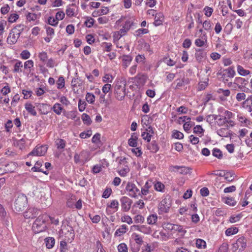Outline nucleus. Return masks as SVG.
Instances as JSON below:
<instances>
[{
    "label": "nucleus",
    "instance_id": "e433bc0d",
    "mask_svg": "<svg viewBox=\"0 0 252 252\" xmlns=\"http://www.w3.org/2000/svg\"><path fill=\"white\" fill-rule=\"evenodd\" d=\"M224 71L227 76L229 78H233L236 74L233 66L229 67L228 68L226 69Z\"/></svg>",
    "mask_w": 252,
    "mask_h": 252
},
{
    "label": "nucleus",
    "instance_id": "7ed1b4c3",
    "mask_svg": "<svg viewBox=\"0 0 252 252\" xmlns=\"http://www.w3.org/2000/svg\"><path fill=\"white\" fill-rule=\"evenodd\" d=\"M126 85L122 81H118L114 87L115 97L118 100H123L126 95Z\"/></svg>",
    "mask_w": 252,
    "mask_h": 252
},
{
    "label": "nucleus",
    "instance_id": "412c9836",
    "mask_svg": "<svg viewBox=\"0 0 252 252\" xmlns=\"http://www.w3.org/2000/svg\"><path fill=\"white\" fill-rule=\"evenodd\" d=\"M119 206V203L117 200H112L111 201L110 203L107 204L106 207V212L109 211V209H112L113 210L114 212H115L118 210Z\"/></svg>",
    "mask_w": 252,
    "mask_h": 252
},
{
    "label": "nucleus",
    "instance_id": "13d9d810",
    "mask_svg": "<svg viewBox=\"0 0 252 252\" xmlns=\"http://www.w3.org/2000/svg\"><path fill=\"white\" fill-rule=\"evenodd\" d=\"M42 166V162L40 161H37L34 166L32 168V170L33 172H43V170L40 168Z\"/></svg>",
    "mask_w": 252,
    "mask_h": 252
},
{
    "label": "nucleus",
    "instance_id": "6ab92c4d",
    "mask_svg": "<svg viewBox=\"0 0 252 252\" xmlns=\"http://www.w3.org/2000/svg\"><path fill=\"white\" fill-rule=\"evenodd\" d=\"M162 226L164 230L175 233H176L177 224L166 222L163 223Z\"/></svg>",
    "mask_w": 252,
    "mask_h": 252
},
{
    "label": "nucleus",
    "instance_id": "423d86ee",
    "mask_svg": "<svg viewBox=\"0 0 252 252\" xmlns=\"http://www.w3.org/2000/svg\"><path fill=\"white\" fill-rule=\"evenodd\" d=\"M48 147L47 145H38L28 154V156H43L46 153Z\"/></svg>",
    "mask_w": 252,
    "mask_h": 252
},
{
    "label": "nucleus",
    "instance_id": "c9c22d12",
    "mask_svg": "<svg viewBox=\"0 0 252 252\" xmlns=\"http://www.w3.org/2000/svg\"><path fill=\"white\" fill-rule=\"evenodd\" d=\"M23 63L21 61H17L14 65L13 70V72L19 73L22 72V68L23 67Z\"/></svg>",
    "mask_w": 252,
    "mask_h": 252
},
{
    "label": "nucleus",
    "instance_id": "8fccbe9b",
    "mask_svg": "<svg viewBox=\"0 0 252 252\" xmlns=\"http://www.w3.org/2000/svg\"><path fill=\"white\" fill-rule=\"evenodd\" d=\"M47 23L52 26L56 27L58 25L59 21L56 19V17L50 16L48 18Z\"/></svg>",
    "mask_w": 252,
    "mask_h": 252
},
{
    "label": "nucleus",
    "instance_id": "603ef678",
    "mask_svg": "<svg viewBox=\"0 0 252 252\" xmlns=\"http://www.w3.org/2000/svg\"><path fill=\"white\" fill-rule=\"evenodd\" d=\"M56 145L58 149H63L65 147L66 142L63 139H60L56 141Z\"/></svg>",
    "mask_w": 252,
    "mask_h": 252
},
{
    "label": "nucleus",
    "instance_id": "0eeeda50",
    "mask_svg": "<svg viewBox=\"0 0 252 252\" xmlns=\"http://www.w3.org/2000/svg\"><path fill=\"white\" fill-rule=\"evenodd\" d=\"M247 246V240L244 237H241L237 239L236 241L232 244V251H243Z\"/></svg>",
    "mask_w": 252,
    "mask_h": 252
},
{
    "label": "nucleus",
    "instance_id": "f8f14e48",
    "mask_svg": "<svg viewBox=\"0 0 252 252\" xmlns=\"http://www.w3.org/2000/svg\"><path fill=\"white\" fill-rule=\"evenodd\" d=\"M215 121L219 126L226 124V127L233 126L235 125L233 121H227L221 115H215Z\"/></svg>",
    "mask_w": 252,
    "mask_h": 252
},
{
    "label": "nucleus",
    "instance_id": "f704fd0d",
    "mask_svg": "<svg viewBox=\"0 0 252 252\" xmlns=\"http://www.w3.org/2000/svg\"><path fill=\"white\" fill-rule=\"evenodd\" d=\"M131 237L135 243L139 246H141L143 244V238L139 234L136 233H133L132 234Z\"/></svg>",
    "mask_w": 252,
    "mask_h": 252
},
{
    "label": "nucleus",
    "instance_id": "aec40b11",
    "mask_svg": "<svg viewBox=\"0 0 252 252\" xmlns=\"http://www.w3.org/2000/svg\"><path fill=\"white\" fill-rule=\"evenodd\" d=\"M152 181H148L144 184V186L141 188L140 192V195L144 196L147 195L149 192V189L152 187Z\"/></svg>",
    "mask_w": 252,
    "mask_h": 252
},
{
    "label": "nucleus",
    "instance_id": "72a5a7b5",
    "mask_svg": "<svg viewBox=\"0 0 252 252\" xmlns=\"http://www.w3.org/2000/svg\"><path fill=\"white\" fill-rule=\"evenodd\" d=\"M237 70L238 73L241 76H246L250 74V71L249 70L245 69L240 65L237 66Z\"/></svg>",
    "mask_w": 252,
    "mask_h": 252
},
{
    "label": "nucleus",
    "instance_id": "49530a36",
    "mask_svg": "<svg viewBox=\"0 0 252 252\" xmlns=\"http://www.w3.org/2000/svg\"><path fill=\"white\" fill-rule=\"evenodd\" d=\"M223 177L226 181L229 182H232L234 179V174L230 172H223Z\"/></svg>",
    "mask_w": 252,
    "mask_h": 252
},
{
    "label": "nucleus",
    "instance_id": "774afa93",
    "mask_svg": "<svg viewBox=\"0 0 252 252\" xmlns=\"http://www.w3.org/2000/svg\"><path fill=\"white\" fill-rule=\"evenodd\" d=\"M176 232L179 233L181 236H183L186 233L187 231L183 226L177 224Z\"/></svg>",
    "mask_w": 252,
    "mask_h": 252
},
{
    "label": "nucleus",
    "instance_id": "bf43d9fd",
    "mask_svg": "<svg viewBox=\"0 0 252 252\" xmlns=\"http://www.w3.org/2000/svg\"><path fill=\"white\" fill-rule=\"evenodd\" d=\"M148 32L149 30L147 29H139L135 32L134 35L136 36L139 37Z\"/></svg>",
    "mask_w": 252,
    "mask_h": 252
},
{
    "label": "nucleus",
    "instance_id": "c756f323",
    "mask_svg": "<svg viewBox=\"0 0 252 252\" xmlns=\"http://www.w3.org/2000/svg\"><path fill=\"white\" fill-rule=\"evenodd\" d=\"M154 189L159 192H164L165 191V186L161 182L157 181L154 183Z\"/></svg>",
    "mask_w": 252,
    "mask_h": 252
},
{
    "label": "nucleus",
    "instance_id": "a878e982",
    "mask_svg": "<svg viewBox=\"0 0 252 252\" xmlns=\"http://www.w3.org/2000/svg\"><path fill=\"white\" fill-rule=\"evenodd\" d=\"M228 128L227 127L226 128H220L217 130V133L222 137H229L230 136V133Z\"/></svg>",
    "mask_w": 252,
    "mask_h": 252
},
{
    "label": "nucleus",
    "instance_id": "5701e85b",
    "mask_svg": "<svg viewBox=\"0 0 252 252\" xmlns=\"http://www.w3.org/2000/svg\"><path fill=\"white\" fill-rule=\"evenodd\" d=\"M164 21V15L162 13H157L155 16L154 24L155 26H158L162 24Z\"/></svg>",
    "mask_w": 252,
    "mask_h": 252
},
{
    "label": "nucleus",
    "instance_id": "4d7b16f0",
    "mask_svg": "<svg viewBox=\"0 0 252 252\" xmlns=\"http://www.w3.org/2000/svg\"><path fill=\"white\" fill-rule=\"evenodd\" d=\"M92 135L91 129H88L80 133L79 136L82 139H85L90 137Z\"/></svg>",
    "mask_w": 252,
    "mask_h": 252
},
{
    "label": "nucleus",
    "instance_id": "393cba45",
    "mask_svg": "<svg viewBox=\"0 0 252 252\" xmlns=\"http://www.w3.org/2000/svg\"><path fill=\"white\" fill-rule=\"evenodd\" d=\"M35 105L33 106L31 103H26L25 105L26 110L28 111V112L29 114L33 116H35L37 115V112L35 110Z\"/></svg>",
    "mask_w": 252,
    "mask_h": 252
},
{
    "label": "nucleus",
    "instance_id": "c85d7f7f",
    "mask_svg": "<svg viewBox=\"0 0 252 252\" xmlns=\"http://www.w3.org/2000/svg\"><path fill=\"white\" fill-rule=\"evenodd\" d=\"M101 135L99 133H95L92 139V142L97 147L100 148L102 146V143L100 140Z\"/></svg>",
    "mask_w": 252,
    "mask_h": 252
},
{
    "label": "nucleus",
    "instance_id": "4c0bfd02",
    "mask_svg": "<svg viewBox=\"0 0 252 252\" xmlns=\"http://www.w3.org/2000/svg\"><path fill=\"white\" fill-rule=\"evenodd\" d=\"M158 220V216L156 214H152L147 218V223L149 224H155Z\"/></svg>",
    "mask_w": 252,
    "mask_h": 252
},
{
    "label": "nucleus",
    "instance_id": "052dcab7",
    "mask_svg": "<svg viewBox=\"0 0 252 252\" xmlns=\"http://www.w3.org/2000/svg\"><path fill=\"white\" fill-rule=\"evenodd\" d=\"M19 16L17 13L10 14L8 18V22L10 23L15 22L18 19Z\"/></svg>",
    "mask_w": 252,
    "mask_h": 252
},
{
    "label": "nucleus",
    "instance_id": "4468645a",
    "mask_svg": "<svg viewBox=\"0 0 252 252\" xmlns=\"http://www.w3.org/2000/svg\"><path fill=\"white\" fill-rule=\"evenodd\" d=\"M207 43V34H204L202 36H198V38L196 39L194 44L198 47H202Z\"/></svg>",
    "mask_w": 252,
    "mask_h": 252
},
{
    "label": "nucleus",
    "instance_id": "473e14b6",
    "mask_svg": "<svg viewBox=\"0 0 252 252\" xmlns=\"http://www.w3.org/2000/svg\"><path fill=\"white\" fill-rule=\"evenodd\" d=\"M53 111L58 115H60L62 113L63 108L59 103H56L52 107Z\"/></svg>",
    "mask_w": 252,
    "mask_h": 252
},
{
    "label": "nucleus",
    "instance_id": "864d4df0",
    "mask_svg": "<svg viewBox=\"0 0 252 252\" xmlns=\"http://www.w3.org/2000/svg\"><path fill=\"white\" fill-rule=\"evenodd\" d=\"M122 37V35L120 34L118 31L114 32L113 35V42L116 44L117 47H118L119 40Z\"/></svg>",
    "mask_w": 252,
    "mask_h": 252
},
{
    "label": "nucleus",
    "instance_id": "69168bd1",
    "mask_svg": "<svg viewBox=\"0 0 252 252\" xmlns=\"http://www.w3.org/2000/svg\"><path fill=\"white\" fill-rule=\"evenodd\" d=\"M114 77L109 74H105L102 78V81L105 83H112Z\"/></svg>",
    "mask_w": 252,
    "mask_h": 252
},
{
    "label": "nucleus",
    "instance_id": "cd10ccee",
    "mask_svg": "<svg viewBox=\"0 0 252 252\" xmlns=\"http://www.w3.org/2000/svg\"><path fill=\"white\" fill-rule=\"evenodd\" d=\"M128 230L127 226L126 224L122 225L115 232V236H121L126 233Z\"/></svg>",
    "mask_w": 252,
    "mask_h": 252
},
{
    "label": "nucleus",
    "instance_id": "20e7f679",
    "mask_svg": "<svg viewBox=\"0 0 252 252\" xmlns=\"http://www.w3.org/2000/svg\"><path fill=\"white\" fill-rule=\"evenodd\" d=\"M125 192L131 198H136L140 195V189L136 185L132 182H128L126 186Z\"/></svg>",
    "mask_w": 252,
    "mask_h": 252
},
{
    "label": "nucleus",
    "instance_id": "b1692460",
    "mask_svg": "<svg viewBox=\"0 0 252 252\" xmlns=\"http://www.w3.org/2000/svg\"><path fill=\"white\" fill-rule=\"evenodd\" d=\"M0 92L2 95L6 96L11 92V89L8 84L5 83L0 84Z\"/></svg>",
    "mask_w": 252,
    "mask_h": 252
},
{
    "label": "nucleus",
    "instance_id": "e2e57ef3",
    "mask_svg": "<svg viewBox=\"0 0 252 252\" xmlns=\"http://www.w3.org/2000/svg\"><path fill=\"white\" fill-rule=\"evenodd\" d=\"M145 203L144 202L143 200L139 199L136 201L133 207L136 208H138L139 209H142L144 208Z\"/></svg>",
    "mask_w": 252,
    "mask_h": 252
},
{
    "label": "nucleus",
    "instance_id": "f257e3e1",
    "mask_svg": "<svg viewBox=\"0 0 252 252\" xmlns=\"http://www.w3.org/2000/svg\"><path fill=\"white\" fill-rule=\"evenodd\" d=\"M49 216L44 214L39 215L33 223L32 229L35 233L44 231L46 228V222L48 220Z\"/></svg>",
    "mask_w": 252,
    "mask_h": 252
},
{
    "label": "nucleus",
    "instance_id": "680f3d73",
    "mask_svg": "<svg viewBox=\"0 0 252 252\" xmlns=\"http://www.w3.org/2000/svg\"><path fill=\"white\" fill-rule=\"evenodd\" d=\"M194 125V124L191 122L190 120L187 121L183 125L184 130L186 132H188L190 129L191 126Z\"/></svg>",
    "mask_w": 252,
    "mask_h": 252
},
{
    "label": "nucleus",
    "instance_id": "79ce46f5",
    "mask_svg": "<svg viewBox=\"0 0 252 252\" xmlns=\"http://www.w3.org/2000/svg\"><path fill=\"white\" fill-rule=\"evenodd\" d=\"M76 201V199L75 196L72 195L67 201L66 206L71 209L74 208L75 202Z\"/></svg>",
    "mask_w": 252,
    "mask_h": 252
},
{
    "label": "nucleus",
    "instance_id": "de8ad7c7",
    "mask_svg": "<svg viewBox=\"0 0 252 252\" xmlns=\"http://www.w3.org/2000/svg\"><path fill=\"white\" fill-rule=\"evenodd\" d=\"M57 88L62 89L64 87L65 81L63 76H60L57 81Z\"/></svg>",
    "mask_w": 252,
    "mask_h": 252
},
{
    "label": "nucleus",
    "instance_id": "09e8293b",
    "mask_svg": "<svg viewBox=\"0 0 252 252\" xmlns=\"http://www.w3.org/2000/svg\"><path fill=\"white\" fill-rule=\"evenodd\" d=\"M208 78H206L204 81H200L198 83L197 90L198 91L204 90L208 85Z\"/></svg>",
    "mask_w": 252,
    "mask_h": 252
},
{
    "label": "nucleus",
    "instance_id": "9b49d317",
    "mask_svg": "<svg viewBox=\"0 0 252 252\" xmlns=\"http://www.w3.org/2000/svg\"><path fill=\"white\" fill-rule=\"evenodd\" d=\"M122 210L123 212L128 211L132 204V200L127 196H123L120 198Z\"/></svg>",
    "mask_w": 252,
    "mask_h": 252
},
{
    "label": "nucleus",
    "instance_id": "dca6fc26",
    "mask_svg": "<svg viewBox=\"0 0 252 252\" xmlns=\"http://www.w3.org/2000/svg\"><path fill=\"white\" fill-rule=\"evenodd\" d=\"M170 207V203H168L165 199H163L158 205V209L162 213H167Z\"/></svg>",
    "mask_w": 252,
    "mask_h": 252
},
{
    "label": "nucleus",
    "instance_id": "3c124183",
    "mask_svg": "<svg viewBox=\"0 0 252 252\" xmlns=\"http://www.w3.org/2000/svg\"><path fill=\"white\" fill-rule=\"evenodd\" d=\"M33 61L32 60H28L24 63V66L25 70L31 71V69L33 66Z\"/></svg>",
    "mask_w": 252,
    "mask_h": 252
},
{
    "label": "nucleus",
    "instance_id": "c03bdc74",
    "mask_svg": "<svg viewBox=\"0 0 252 252\" xmlns=\"http://www.w3.org/2000/svg\"><path fill=\"white\" fill-rule=\"evenodd\" d=\"M222 199L225 204L231 206H234L237 203L234 198L232 197H225Z\"/></svg>",
    "mask_w": 252,
    "mask_h": 252
},
{
    "label": "nucleus",
    "instance_id": "f03ea898",
    "mask_svg": "<svg viewBox=\"0 0 252 252\" xmlns=\"http://www.w3.org/2000/svg\"><path fill=\"white\" fill-rule=\"evenodd\" d=\"M64 235V238L60 242V250L61 252H66L68 250L67 242L71 241L74 239V231L72 228L67 230V233L64 232L63 229L61 230V237H63Z\"/></svg>",
    "mask_w": 252,
    "mask_h": 252
},
{
    "label": "nucleus",
    "instance_id": "37998d69",
    "mask_svg": "<svg viewBox=\"0 0 252 252\" xmlns=\"http://www.w3.org/2000/svg\"><path fill=\"white\" fill-rule=\"evenodd\" d=\"M81 119L84 124L89 126L92 123V120L90 117L86 113H83L82 115Z\"/></svg>",
    "mask_w": 252,
    "mask_h": 252
},
{
    "label": "nucleus",
    "instance_id": "58836bf2",
    "mask_svg": "<svg viewBox=\"0 0 252 252\" xmlns=\"http://www.w3.org/2000/svg\"><path fill=\"white\" fill-rule=\"evenodd\" d=\"M45 243L46 247L48 249H51L55 245V240L53 237H48L45 239Z\"/></svg>",
    "mask_w": 252,
    "mask_h": 252
},
{
    "label": "nucleus",
    "instance_id": "ea45409f",
    "mask_svg": "<svg viewBox=\"0 0 252 252\" xmlns=\"http://www.w3.org/2000/svg\"><path fill=\"white\" fill-rule=\"evenodd\" d=\"M238 232V228L236 227H233L227 228L225 231V235L227 236H230L232 235L236 234Z\"/></svg>",
    "mask_w": 252,
    "mask_h": 252
},
{
    "label": "nucleus",
    "instance_id": "a19ab883",
    "mask_svg": "<svg viewBox=\"0 0 252 252\" xmlns=\"http://www.w3.org/2000/svg\"><path fill=\"white\" fill-rule=\"evenodd\" d=\"M195 245H196V247L198 249H205L206 247V242L201 239H196Z\"/></svg>",
    "mask_w": 252,
    "mask_h": 252
},
{
    "label": "nucleus",
    "instance_id": "7c9ffc66",
    "mask_svg": "<svg viewBox=\"0 0 252 252\" xmlns=\"http://www.w3.org/2000/svg\"><path fill=\"white\" fill-rule=\"evenodd\" d=\"M242 106L251 113V116L252 117V99L251 100V103L248 99L245 100L242 103Z\"/></svg>",
    "mask_w": 252,
    "mask_h": 252
},
{
    "label": "nucleus",
    "instance_id": "f3484780",
    "mask_svg": "<svg viewBox=\"0 0 252 252\" xmlns=\"http://www.w3.org/2000/svg\"><path fill=\"white\" fill-rule=\"evenodd\" d=\"M35 106L42 114H47L49 111V106L46 103H35Z\"/></svg>",
    "mask_w": 252,
    "mask_h": 252
},
{
    "label": "nucleus",
    "instance_id": "ddd939ff",
    "mask_svg": "<svg viewBox=\"0 0 252 252\" xmlns=\"http://www.w3.org/2000/svg\"><path fill=\"white\" fill-rule=\"evenodd\" d=\"M39 213V210L35 208H31L24 213V217L25 219H33Z\"/></svg>",
    "mask_w": 252,
    "mask_h": 252
},
{
    "label": "nucleus",
    "instance_id": "6e6d98bb",
    "mask_svg": "<svg viewBox=\"0 0 252 252\" xmlns=\"http://www.w3.org/2000/svg\"><path fill=\"white\" fill-rule=\"evenodd\" d=\"M195 56L197 61L201 62L204 57V53L201 50L199 49L196 51Z\"/></svg>",
    "mask_w": 252,
    "mask_h": 252
},
{
    "label": "nucleus",
    "instance_id": "338daca9",
    "mask_svg": "<svg viewBox=\"0 0 252 252\" xmlns=\"http://www.w3.org/2000/svg\"><path fill=\"white\" fill-rule=\"evenodd\" d=\"M121 221L124 222H126L128 224H131L133 222L131 218L129 216L126 215H124L122 217Z\"/></svg>",
    "mask_w": 252,
    "mask_h": 252
},
{
    "label": "nucleus",
    "instance_id": "9d476101",
    "mask_svg": "<svg viewBox=\"0 0 252 252\" xmlns=\"http://www.w3.org/2000/svg\"><path fill=\"white\" fill-rule=\"evenodd\" d=\"M65 14L69 18L76 17L77 15V7L75 3H72L67 5L65 9Z\"/></svg>",
    "mask_w": 252,
    "mask_h": 252
},
{
    "label": "nucleus",
    "instance_id": "6e6552de",
    "mask_svg": "<svg viewBox=\"0 0 252 252\" xmlns=\"http://www.w3.org/2000/svg\"><path fill=\"white\" fill-rule=\"evenodd\" d=\"M248 81L245 78L237 77L235 78L233 84H235L236 88L238 87L240 90L244 91L245 92H247L249 90L248 88H246V86L248 84Z\"/></svg>",
    "mask_w": 252,
    "mask_h": 252
},
{
    "label": "nucleus",
    "instance_id": "4be33fe9",
    "mask_svg": "<svg viewBox=\"0 0 252 252\" xmlns=\"http://www.w3.org/2000/svg\"><path fill=\"white\" fill-rule=\"evenodd\" d=\"M133 227L135 228L136 230L145 234H150L152 232L151 228L150 227L145 225H133Z\"/></svg>",
    "mask_w": 252,
    "mask_h": 252
},
{
    "label": "nucleus",
    "instance_id": "a211bd4d",
    "mask_svg": "<svg viewBox=\"0 0 252 252\" xmlns=\"http://www.w3.org/2000/svg\"><path fill=\"white\" fill-rule=\"evenodd\" d=\"M138 134L134 132L131 134L130 138L128 140V144L132 147H136L138 145Z\"/></svg>",
    "mask_w": 252,
    "mask_h": 252
},
{
    "label": "nucleus",
    "instance_id": "0e129e2a",
    "mask_svg": "<svg viewBox=\"0 0 252 252\" xmlns=\"http://www.w3.org/2000/svg\"><path fill=\"white\" fill-rule=\"evenodd\" d=\"M133 26V22L130 19L127 20L124 25L122 26V27L125 29L127 32L130 30L131 27Z\"/></svg>",
    "mask_w": 252,
    "mask_h": 252
},
{
    "label": "nucleus",
    "instance_id": "a18cd8bd",
    "mask_svg": "<svg viewBox=\"0 0 252 252\" xmlns=\"http://www.w3.org/2000/svg\"><path fill=\"white\" fill-rule=\"evenodd\" d=\"M86 99L89 103L93 104L95 101V96L92 93H87Z\"/></svg>",
    "mask_w": 252,
    "mask_h": 252
},
{
    "label": "nucleus",
    "instance_id": "39448f33",
    "mask_svg": "<svg viewBox=\"0 0 252 252\" xmlns=\"http://www.w3.org/2000/svg\"><path fill=\"white\" fill-rule=\"evenodd\" d=\"M27 204V198L24 195H19L15 199L14 203V210L17 212L22 211Z\"/></svg>",
    "mask_w": 252,
    "mask_h": 252
},
{
    "label": "nucleus",
    "instance_id": "5fc2aeb1",
    "mask_svg": "<svg viewBox=\"0 0 252 252\" xmlns=\"http://www.w3.org/2000/svg\"><path fill=\"white\" fill-rule=\"evenodd\" d=\"M38 57L40 61L43 63H45L48 59L47 53L44 51L39 52L38 55Z\"/></svg>",
    "mask_w": 252,
    "mask_h": 252
},
{
    "label": "nucleus",
    "instance_id": "1a4fd4ad",
    "mask_svg": "<svg viewBox=\"0 0 252 252\" xmlns=\"http://www.w3.org/2000/svg\"><path fill=\"white\" fill-rule=\"evenodd\" d=\"M20 34V31L17 28H15L12 30L9 33L7 38V41L8 44H15L18 39L19 38Z\"/></svg>",
    "mask_w": 252,
    "mask_h": 252
},
{
    "label": "nucleus",
    "instance_id": "2f4dec72",
    "mask_svg": "<svg viewBox=\"0 0 252 252\" xmlns=\"http://www.w3.org/2000/svg\"><path fill=\"white\" fill-rule=\"evenodd\" d=\"M174 168L178 170V172L180 174H187L191 172V169L189 167L185 166H175Z\"/></svg>",
    "mask_w": 252,
    "mask_h": 252
},
{
    "label": "nucleus",
    "instance_id": "2eb2a0df",
    "mask_svg": "<svg viewBox=\"0 0 252 252\" xmlns=\"http://www.w3.org/2000/svg\"><path fill=\"white\" fill-rule=\"evenodd\" d=\"M154 133V131L151 126L146 129L145 131L143 132L141 134L142 138L147 142L151 141V137Z\"/></svg>",
    "mask_w": 252,
    "mask_h": 252
},
{
    "label": "nucleus",
    "instance_id": "bb28decb",
    "mask_svg": "<svg viewBox=\"0 0 252 252\" xmlns=\"http://www.w3.org/2000/svg\"><path fill=\"white\" fill-rule=\"evenodd\" d=\"M122 64L125 68H126L130 64L132 60V58L129 55H124L122 57Z\"/></svg>",
    "mask_w": 252,
    "mask_h": 252
}]
</instances>
